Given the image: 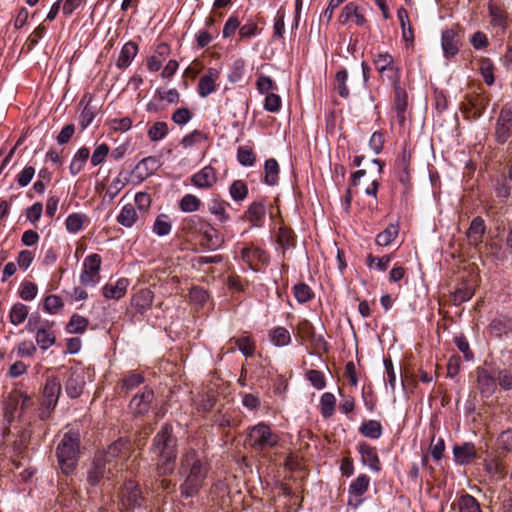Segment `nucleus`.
<instances>
[{"mask_svg":"<svg viewBox=\"0 0 512 512\" xmlns=\"http://www.w3.org/2000/svg\"><path fill=\"white\" fill-rule=\"evenodd\" d=\"M209 471V465L205 463L194 449L185 451L179 462L178 474L182 479L179 486L180 496L188 499L196 497L204 487Z\"/></svg>","mask_w":512,"mask_h":512,"instance_id":"f257e3e1","label":"nucleus"},{"mask_svg":"<svg viewBox=\"0 0 512 512\" xmlns=\"http://www.w3.org/2000/svg\"><path fill=\"white\" fill-rule=\"evenodd\" d=\"M149 452L156 460L155 471L158 477H165L174 472L178 455V440L170 423L163 424L155 434Z\"/></svg>","mask_w":512,"mask_h":512,"instance_id":"f03ea898","label":"nucleus"},{"mask_svg":"<svg viewBox=\"0 0 512 512\" xmlns=\"http://www.w3.org/2000/svg\"><path fill=\"white\" fill-rule=\"evenodd\" d=\"M80 454V434L77 431L66 432L56 448V456L61 471L70 475L74 472Z\"/></svg>","mask_w":512,"mask_h":512,"instance_id":"7ed1b4c3","label":"nucleus"},{"mask_svg":"<svg viewBox=\"0 0 512 512\" xmlns=\"http://www.w3.org/2000/svg\"><path fill=\"white\" fill-rule=\"evenodd\" d=\"M279 442V436L272 432L269 425L258 423L249 428L246 443L254 450L260 451L266 448H272Z\"/></svg>","mask_w":512,"mask_h":512,"instance_id":"20e7f679","label":"nucleus"},{"mask_svg":"<svg viewBox=\"0 0 512 512\" xmlns=\"http://www.w3.org/2000/svg\"><path fill=\"white\" fill-rule=\"evenodd\" d=\"M373 64L382 81L387 80L393 86L400 83L401 69L395 64L394 57L388 53H377L373 57Z\"/></svg>","mask_w":512,"mask_h":512,"instance_id":"39448f33","label":"nucleus"},{"mask_svg":"<svg viewBox=\"0 0 512 512\" xmlns=\"http://www.w3.org/2000/svg\"><path fill=\"white\" fill-rule=\"evenodd\" d=\"M102 259L99 254L88 255L83 262V270L80 275V282L85 286L96 285L100 279V268Z\"/></svg>","mask_w":512,"mask_h":512,"instance_id":"423d86ee","label":"nucleus"},{"mask_svg":"<svg viewBox=\"0 0 512 512\" xmlns=\"http://www.w3.org/2000/svg\"><path fill=\"white\" fill-rule=\"evenodd\" d=\"M512 136V108L504 106L497 118L495 138L499 144H504Z\"/></svg>","mask_w":512,"mask_h":512,"instance_id":"0eeeda50","label":"nucleus"},{"mask_svg":"<svg viewBox=\"0 0 512 512\" xmlns=\"http://www.w3.org/2000/svg\"><path fill=\"white\" fill-rule=\"evenodd\" d=\"M487 105L486 99L481 95H467L461 103V111L467 119L481 117Z\"/></svg>","mask_w":512,"mask_h":512,"instance_id":"6e6552de","label":"nucleus"},{"mask_svg":"<svg viewBox=\"0 0 512 512\" xmlns=\"http://www.w3.org/2000/svg\"><path fill=\"white\" fill-rule=\"evenodd\" d=\"M411 152L407 150L406 146L403 147L402 151L398 154L394 170L398 180L405 186L410 185V164H411Z\"/></svg>","mask_w":512,"mask_h":512,"instance_id":"1a4fd4ad","label":"nucleus"},{"mask_svg":"<svg viewBox=\"0 0 512 512\" xmlns=\"http://www.w3.org/2000/svg\"><path fill=\"white\" fill-rule=\"evenodd\" d=\"M126 446V441L119 439L108 446L107 450L96 454L95 457L102 459V462L108 466V473H113L117 468V458L121 455L123 448Z\"/></svg>","mask_w":512,"mask_h":512,"instance_id":"9d476101","label":"nucleus"},{"mask_svg":"<svg viewBox=\"0 0 512 512\" xmlns=\"http://www.w3.org/2000/svg\"><path fill=\"white\" fill-rule=\"evenodd\" d=\"M153 399V390L145 387L140 394H136L132 398L129 408L135 416L144 415L149 412Z\"/></svg>","mask_w":512,"mask_h":512,"instance_id":"9b49d317","label":"nucleus"},{"mask_svg":"<svg viewBox=\"0 0 512 512\" xmlns=\"http://www.w3.org/2000/svg\"><path fill=\"white\" fill-rule=\"evenodd\" d=\"M220 78V72L216 68H208L206 73L199 79L197 92L201 98H206L217 90V81Z\"/></svg>","mask_w":512,"mask_h":512,"instance_id":"f8f14e48","label":"nucleus"},{"mask_svg":"<svg viewBox=\"0 0 512 512\" xmlns=\"http://www.w3.org/2000/svg\"><path fill=\"white\" fill-rule=\"evenodd\" d=\"M354 20L357 26H364L367 24V19L362 12V9L355 2L347 3L341 10L338 16V22L341 25H346L349 21Z\"/></svg>","mask_w":512,"mask_h":512,"instance_id":"ddd939ff","label":"nucleus"},{"mask_svg":"<svg viewBox=\"0 0 512 512\" xmlns=\"http://www.w3.org/2000/svg\"><path fill=\"white\" fill-rule=\"evenodd\" d=\"M441 46L446 58L454 57L461 46L459 32L454 28L444 30L441 37Z\"/></svg>","mask_w":512,"mask_h":512,"instance_id":"4468645a","label":"nucleus"},{"mask_svg":"<svg viewBox=\"0 0 512 512\" xmlns=\"http://www.w3.org/2000/svg\"><path fill=\"white\" fill-rule=\"evenodd\" d=\"M153 300L154 293L150 289L143 288L133 294L130 300V307L136 313L143 315L151 309Z\"/></svg>","mask_w":512,"mask_h":512,"instance_id":"2eb2a0df","label":"nucleus"},{"mask_svg":"<svg viewBox=\"0 0 512 512\" xmlns=\"http://www.w3.org/2000/svg\"><path fill=\"white\" fill-rule=\"evenodd\" d=\"M190 180L199 189H210L216 184L218 178L216 170L211 165H207L193 174Z\"/></svg>","mask_w":512,"mask_h":512,"instance_id":"dca6fc26","label":"nucleus"},{"mask_svg":"<svg viewBox=\"0 0 512 512\" xmlns=\"http://www.w3.org/2000/svg\"><path fill=\"white\" fill-rule=\"evenodd\" d=\"M477 389L482 397H491L497 389L496 378L486 369H477Z\"/></svg>","mask_w":512,"mask_h":512,"instance_id":"f3484780","label":"nucleus"},{"mask_svg":"<svg viewBox=\"0 0 512 512\" xmlns=\"http://www.w3.org/2000/svg\"><path fill=\"white\" fill-rule=\"evenodd\" d=\"M369 484L370 477L366 474H360L349 486L350 499L348 504L355 507L359 506L362 503L360 497L367 492Z\"/></svg>","mask_w":512,"mask_h":512,"instance_id":"a211bd4d","label":"nucleus"},{"mask_svg":"<svg viewBox=\"0 0 512 512\" xmlns=\"http://www.w3.org/2000/svg\"><path fill=\"white\" fill-rule=\"evenodd\" d=\"M358 451L361 455V461L364 465H368L369 468L375 472L381 471V463L375 447L368 443L362 442L358 445Z\"/></svg>","mask_w":512,"mask_h":512,"instance_id":"6ab92c4d","label":"nucleus"},{"mask_svg":"<svg viewBox=\"0 0 512 512\" xmlns=\"http://www.w3.org/2000/svg\"><path fill=\"white\" fill-rule=\"evenodd\" d=\"M144 217L145 216L136 209L135 205L128 203L122 207L116 220L120 225L131 228L136 225L138 221H143Z\"/></svg>","mask_w":512,"mask_h":512,"instance_id":"aec40b11","label":"nucleus"},{"mask_svg":"<svg viewBox=\"0 0 512 512\" xmlns=\"http://www.w3.org/2000/svg\"><path fill=\"white\" fill-rule=\"evenodd\" d=\"M394 88V109L399 124L403 125L406 116L405 113L408 107V94L404 88L401 87L400 83L393 86Z\"/></svg>","mask_w":512,"mask_h":512,"instance_id":"412c9836","label":"nucleus"},{"mask_svg":"<svg viewBox=\"0 0 512 512\" xmlns=\"http://www.w3.org/2000/svg\"><path fill=\"white\" fill-rule=\"evenodd\" d=\"M142 502V496L139 486L129 481L124 485L122 491V503L126 508L133 509L139 507Z\"/></svg>","mask_w":512,"mask_h":512,"instance_id":"4be33fe9","label":"nucleus"},{"mask_svg":"<svg viewBox=\"0 0 512 512\" xmlns=\"http://www.w3.org/2000/svg\"><path fill=\"white\" fill-rule=\"evenodd\" d=\"M486 231L485 221L482 217H475L466 231L468 243L474 247L479 246L483 242V237Z\"/></svg>","mask_w":512,"mask_h":512,"instance_id":"5701e85b","label":"nucleus"},{"mask_svg":"<svg viewBox=\"0 0 512 512\" xmlns=\"http://www.w3.org/2000/svg\"><path fill=\"white\" fill-rule=\"evenodd\" d=\"M228 206L230 204L219 194H214L208 203V211L215 215L220 223L225 224L231 219L226 210Z\"/></svg>","mask_w":512,"mask_h":512,"instance_id":"b1692460","label":"nucleus"},{"mask_svg":"<svg viewBox=\"0 0 512 512\" xmlns=\"http://www.w3.org/2000/svg\"><path fill=\"white\" fill-rule=\"evenodd\" d=\"M108 466L102 462V459L94 458L91 468L87 472V481L91 486H96L104 478L110 479L113 473H108Z\"/></svg>","mask_w":512,"mask_h":512,"instance_id":"393cba45","label":"nucleus"},{"mask_svg":"<svg viewBox=\"0 0 512 512\" xmlns=\"http://www.w3.org/2000/svg\"><path fill=\"white\" fill-rule=\"evenodd\" d=\"M85 380L82 373L77 371H72L66 382H65V391L70 398H78L84 390Z\"/></svg>","mask_w":512,"mask_h":512,"instance_id":"a878e982","label":"nucleus"},{"mask_svg":"<svg viewBox=\"0 0 512 512\" xmlns=\"http://www.w3.org/2000/svg\"><path fill=\"white\" fill-rule=\"evenodd\" d=\"M159 167V161L154 156L143 158L136 166L133 173L139 181H144L153 175Z\"/></svg>","mask_w":512,"mask_h":512,"instance_id":"bb28decb","label":"nucleus"},{"mask_svg":"<svg viewBox=\"0 0 512 512\" xmlns=\"http://www.w3.org/2000/svg\"><path fill=\"white\" fill-rule=\"evenodd\" d=\"M130 282L127 278H120L116 283H108L102 288V294L107 299H121L127 292Z\"/></svg>","mask_w":512,"mask_h":512,"instance_id":"cd10ccee","label":"nucleus"},{"mask_svg":"<svg viewBox=\"0 0 512 512\" xmlns=\"http://www.w3.org/2000/svg\"><path fill=\"white\" fill-rule=\"evenodd\" d=\"M266 214L265 205L262 202H252L244 214V219L254 227H261Z\"/></svg>","mask_w":512,"mask_h":512,"instance_id":"c85d7f7f","label":"nucleus"},{"mask_svg":"<svg viewBox=\"0 0 512 512\" xmlns=\"http://www.w3.org/2000/svg\"><path fill=\"white\" fill-rule=\"evenodd\" d=\"M453 454L458 464L467 465L476 457V448L473 443L467 442L460 446H454Z\"/></svg>","mask_w":512,"mask_h":512,"instance_id":"c756f323","label":"nucleus"},{"mask_svg":"<svg viewBox=\"0 0 512 512\" xmlns=\"http://www.w3.org/2000/svg\"><path fill=\"white\" fill-rule=\"evenodd\" d=\"M241 256L251 268H254L255 261L262 264L268 263L269 261L268 253L259 247H245L241 251Z\"/></svg>","mask_w":512,"mask_h":512,"instance_id":"7c9ffc66","label":"nucleus"},{"mask_svg":"<svg viewBox=\"0 0 512 512\" xmlns=\"http://www.w3.org/2000/svg\"><path fill=\"white\" fill-rule=\"evenodd\" d=\"M137 53L138 45L132 41L127 42L126 44H124L120 51L119 57L116 62V66L119 69L127 68L131 64L132 60L137 55Z\"/></svg>","mask_w":512,"mask_h":512,"instance_id":"2f4dec72","label":"nucleus"},{"mask_svg":"<svg viewBox=\"0 0 512 512\" xmlns=\"http://www.w3.org/2000/svg\"><path fill=\"white\" fill-rule=\"evenodd\" d=\"M453 505L459 512H482L478 500L468 493L461 494Z\"/></svg>","mask_w":512,"mask_h":512,"instance_id":"473e14b6","label":"nucleus"},{"mask_svg":"<svg viewBox=\"0 0 512 512\" xmlns=\"http://www.w3.org/2000/svg\"><path fill=\"white\" fill-rule=\"evenodd\" d=\"M201 232L203 235L202 245L205 248L215 250L221 245L222 240L219 232L210 223L207 222Z\"/></svg>","mask_w":512,"mask_h":512,"instance_id":"72a5a7b5","label":"nucleus"},{"mask_svg":"<svg viewBox=\"0 0 512 512\" xmlns=\"http://www.w3.org/2000/svg\"><path fill=\"white\" fill-rule=\"evenodd\" d=\"M397 16L401 25L404 41L407 43V46L412 45L414 42V31L411 26L407 10L403 7L399 8Z\"/></svg>","mask_w":512,"mask_h":512,"instance_id":"f704fd0d","label":"nucleus"},{"mask_svg":"<svg viewBox=\"0 0 512 512\" xmlns=\"http://www.w3.org/2000/svg\"><path fill=\"white\" fill-rule=\"evenodd\" d=\"M91 101L92 97L88 94L84 95L82 100L80 101V104L86 102L79 117V124L82 129L87 128L92 123L97 113L96 107L91 106Z\"/></svg>","mask_w":512,"mask_h":512,"instance_id":"c9c22d12","label":"nucleus"},{"mask_svg":"<svg viewBox=\"0 0 512 512\" xmlns=\"http://www.w3.org/2000/svg\"><path fill=\"white\" fill-rule=\"evenodd\" d=\"M62 385L57 376H49L43 387L42 398L59 400Z\"/></svg>","mask_w":512,"mask_h":512,"instance_id":"e433bc0d","label":"nucleus"},{"mask_svg":"<svg viewBox=\"0 0 512 512\" xmlns=\"http://www.w3.org/2000/svg\"><path fill=\"white\" fill-rule=\"evenodd\" d=\"M359 432L364 437L370 439H378L382 436L383 428L379 421L368 420L361 424V426L359 427Z\"/></svg>","mask_w":512,"mask_h":512,"instance_id":"4c0bfd02","label":"nucleus"},{"mask_svg":"<svg viewBox=\"0 0 512 512\" xmlns=\"http://www.w3.org/2000/svg\"><path fill=\"white\" fill-rule=\"evenodd\" d=\"M264 182L269 186H274L279 179V164L274 158L267 159L264 165Z\"/></svg>","mask_w":512,"mask_h":512,"instance_id":"58836bf2","label":"nucleus"},{"mask_svg":"<svg viewBox=\"0 0 512 512\" xmlns=\"http://www.w3.org/2000/svg\"><path fill=\"white\" fill-rule=\"evenodd\" d=\"M398 234L399 225L391 223L376 236V244L383 247L388 246L396 239Z\"/></svg>","mask_w":512,"mask_h":512,"instance_id":"ea45409f","label":"nucleus"},{"mask_svg":"<svg viewBox=\"0 0 512 512\" xmlns=\"http://www.w3.org/2000/svg\"><path fill=\"white\" fill-rule=\"evenodd\" d=\"M89 156L90 150L87 147H82L76 152L69 166L73 176L81 172Z\"/></svg>","mask_w":512,"mask_h":512,"instance_id":"a19ab883","label":"nucleus"},{"mask_svg":"<svg viewBox=\"0 0 512 512\" xmlns=\"http://www.w3.org/2000/svg\"><path fill=\"white\" fill-rule=\"evenodd\" d=\"M270 341L277 347L287 346L291 342L290 332L282 326H278L269 332Z\"/></svg>","mask_w":512,"mask_h":512,"instance_id":"79ce46f5","label":"nucleus"},{"mask_svg":"<svg viewBox=\"0 0 512 512\" xmlns=\"http://www.w3.org/2000/svg\"><path fill=\"white\" fill-rule=\"evenodd\" d=\"M89 325V320L79 314H73L66 325V330L71 334L83 333Z\"/></svg>","mask_w":512,"mask_h":512,"instance_id":"37998d69","label":"nucleus"},{"mask_svg":"<svg viewBox=\"0 0 512 512\" xmlns=\"http://www.w3.org/2000/svg\"><path fill=\"white\" fill-rule=\"evenodd\" d=\"M172 223L167 214H159L153 224L152 231L157 236L163 237L170 234Z\"/></svg>","mask_w":512,"mask_h":512,"instance_id":"c03bdc74","label":"nucleus"},{"mask_svg":"<svg viewBox=\"0 0 512 512\" xmlns=\"http://www.w3.org/2000/svg\"><path fill=\"white\" fill-rule=\"evenodd\" d=\"M201 205V200L193 194H185L178 203L179 209L184 213L196 212Z\"/></svg>","mask_w":512,"mask_h":512,"instance_id":"a18cd8bd","label":"nucleus"},{"mask_svg":"<svg viewBox=\"0 0 512 512\" xmlns=\"http://www.w3.org/2000/svg\"><path fill=\"white\" fill-rule=\"evenodd\" d=\"M207 221L198 215H191L183 219L182 230L187 233L202 231Z\"/></svg>","mask_w":512,"mask_h":512,"instance_id":"49530a36","label":"nucleus"},{"mask_svg":"<svg viewBox=\"0 0 512 512\" xmlns=\"http://www.w3.org/2000/svg\"><path fill=\"white\" fill-rule=\"evenodd\" d=\"M336 398L330 392L322 394L320 399V412L322 416L327 419L330 418L335 411Z\"/></svg>","mask_w":512,"mask_h":512,"instance_id":"de8ad7c7","label":"nucleus"},{"mask_svg":"<svg viewBox=\"0 0 512 512\" xmlns=\"http://www.w3.org/2000/svg\"><path fill=\"white\" fill-rule=\"evenodd\" d=\"M28 313L29 309L25 304L15 303L10 310V322L15 326L20 325L26 320Z\"/></svg>","mask_w":512,"mask_h":512,"instance_id":"09e8293b","label":"nucleus"},{"mask_svg":"<svg viewBox=\"0 0 512 512\" xmlns=\"http://www.w3.org/2000/svg\"><path fill=\"white\" fill-rule=\"evenodd\" d=\"M143 382L144 376L139 372L132 371L121 380V389L128 393Z\"/></svg>","mask_w":512,"mask_h":512,"instance_id":"8fccbe9b","label":"nucleus"},{"mask_svg":"<svg viewBox=\"0 0 512 512\" xmlns=\"http://www.w3.org/2000/svg\"><path fill=\"white\" fill-rule=\"evenodd\" d=\"M87 220V216L82 213H72L70 214L65 221V226L68 232L70 233H78L82 230L85 221Z\"/></svg>","mask_w":512,"mask_h":512,"instance_id":"3c124183","label":"nucleus"},{"mask_svg":"<svg viewBox=\"0 0 512 512\" xmlns=\"http://www.w3.org/2000/svg\"><path fill=\"white\" fill-rule=\"evenodd\" d=\"M169 132L166 122L157 121L147 131L148 138L152 142H157L164 139Z\"/></svg>","mask_w":512,"mask_h":512,"instance_id":"603ef678","label":"nucleus"},{"mask_svg":"<svg viewBox=\"0 0 512 512\" xmlns=\"http://www.w3.org/2000/svg\"><path fill=\"white\" fill-rule=\"evenodd\" d=\"M348 71L345 68L340 69L335 75V89L342 98H348L350 91L347 86Z\"/></svg>","mask_w":512,"mask_h":512,"instance_id":"864d4df0","label":"nucleus"},{"mask_svg":"<svg viewBox=\"0 0 512 512\" xmlns=\"http://www.w3.org/2000/svg\"><path fill=\"white\" fill-rule=\"evenodd\" d=\"M229 194L234 201H243L248 195V186L243 180H235L229 187Z\"/></svg>","mask_w":512,"mask_h":512,"instance_id":"5fc2aeb1","label":"nucleus"},{"mask_svg":"<svg viewBox=\"0 0 512 512\" xmlns=\"http://www.w3.org/2000/svg\"><path fill=\"white\" fill-rule=\"evenodd\" d=\"M56 341V337L52 331L45 328H39L36 333V342L41 349L46 350Z\"/></svg>","mask_w":512,"mask_h":512,"instance_id":"6e6d98bb","label":"nucleus"},{"mask_svg":"<svg viewBox=\"0 0 512 512\" xmlns=\"http://www.w3.org/2000/svg\"><path fill=\"white\" fill-rule=\"evenodd\" d=\"M277 242L283 249H289L295 245V234L287 227H280L277 234Z\"/></svg>","mask_w":512,"mask_h":512,"instance_id":"4d7b16f0","label":"nucleus"},{"mask_svg":"<svg viewBox=\"0 0 512 512\" xmlns=\"http://www.w3.org/2000/svg\"><path fill=\"white\" fill-rule=\"evenodd\" d=\"M63 307V300L58 295H48L44 299L43 308L49 314H57Z\"/></svg>","mask_w":512,"mask_h":512,"instance_id":"13d9d810","label":"nucleus"},{"mask_svg":"<svg viewBox=\"0 0 512 512\" xmlns=\"http://www.w3.org/2000/svg\"><path fill=\"white\" fill-rule=\"evenodd\" d=\"M496 446L497 449L502 452H512V428H508L499 434L496 440Z\"/></svg>","mask_w":512,"mask_h":512,"instance_id":"bf43d9fd","label":"nucleus"},{"mask_svg":"<svg viewBox=\"0 0 512 512\" xmlns=\"http://www.w3.org/2000/svg\"><path fill=\"white\" fill-rule=\"evenodd\" d=\"M37 293L38 287L31 281L22 282L18 291L19 297L24 301H32L36 298Z\"/></svg>","mask_w":512,"mask_h":512,"instance_id":"052dcab7","label":"nucleus"},{"mask_svg":"<svg viewBox=\"0 0 512 512\" xmlns=\"http://www.w3.org/2000/svg\"><path fill=\"white\" fill-rule=\"evenodd\" d=\"M237 159L243 166H252L255 163L256 156L251 147L240 146L237 150Z\"/></svg>","mask_w":512,"mask_h":512,"instance_id":"680f3d73","label":"nucleus"},{"mask_svg":"<svg viewBox=\"0 0 512 512\" xmlns=\"http://www.w3.org/2000/svg\"><path fill=\"white\" fill-rule=\"evenodd\" d=\"M474 295V289L466 283L461 284L453 293L455 303H463L470 300Z\"/></svg>","mask_w":512,"mask_h":512,"instance_id":"e2e57ef3","label":"nucleus"},{"mask_svg":"<svg viewBox=\"0 0 512 512\" xmlns=\"http://www.w3.org/2000/svg\"><path fill=\"white\" fill-rule=\"evenodd\" d=\"M391 262V257L389 255H385L383 257H376L372 254H368L366 258V264L371 269L376 266L379 271H386Z\"/></svg>","mask_w":512,"mask_h":512,"instance_id":"0e129e2a","label":"nucleus"},{"mask_svg":"<svg viewBox=\"0 0 512 512\" xmlns=\"http://www.w3.org/2000/svg\"><path fill=\"white\" fill-rule=\"evenodd\" d=\"M293 290L296 300L300 303L308 302L314 296V293L311 290V288L305 283L296 284Z\"/></svg>","mask_w":512,"mask_h":512,"instance_id":"69168bd1","label":"nucleus"},{"mask_svg":"<svg viewBox=\"0 0 512 512\" xmlns=\"http://www.w3.org/2000/svg\"><path fill=\"white\" fill-rule=\"evenodd\" d=\"M483 468L485 472H487L491 476H498L503 478V464L501 461L493 458V459H485L483 463Z\"/></svg>","mask_w":512,"mask_h":512,"instance_id":"338daca9","label":"nucleus"},{"mask_svg":"<svg viewBox=\"0 0 512 512\" xmlns=\"http://www.w3.org/2000/svg\"><path fill=\"white\" fill-rule=\"evenodd\" d=\"M497 384L504 391L512 390V371L510 369H502L497 372Z\"/></svg>","mask_w":512,"mask_h":512,"instance_id":"774afa93","label":"nucleus"}]
</instances>
